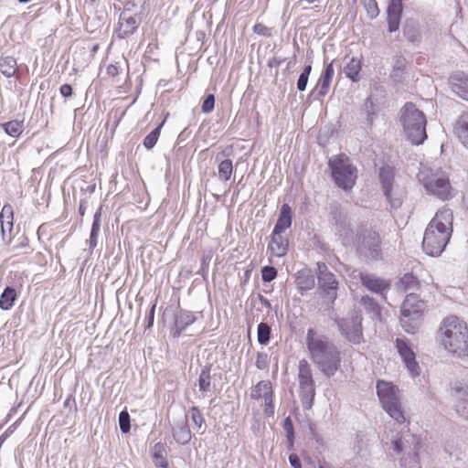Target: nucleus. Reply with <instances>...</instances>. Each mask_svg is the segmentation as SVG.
Instances as JSON below:
<instances>
[{
    "instance_id": "nucleus-43",
    "label": "nucleus",
    "mask_w": 468,
    "mask_h": 468,
    "mask_svg": "<svg viewBox=\"0 0 468 468\" xmlns=\"http://www.w3.org/2000/svg\"><path fill=\"white\" fill-rule=\"evenodd\" d=\"M400 285L405 291L415 289L419 285V281L412 273H405L399 280Z\"/></svg>"
},
{
    "instance_id": "nucleus-22",
    "label": "nucleus",
    "mask_w": 468,
    "mask_h": 468,
    "mask_svg": "<svg viewBox=\"0 0 468 468\" xmlns=\"http://www.w3.org/2000/svg\"><path fill=\"white\" fill-rule=\"evenodd\" d=\"M289 250V239L282 233H276L272 230L271 241L268 245V250L271 255L282 258L285 256Z\"/></svg>"
},
{
    "instance_id": "nucleus-21",
    "label": "nucleus",
    "mask_w": 468,
    "mask_h": 468,
    "mask_svg": "<svg viewBox=\"0 0 468 468\" xmlns=\"http://www.w3.org/2000/svg\"><path fill=\"white\" fill-rule=\"evenodd\" d=\"M14 212L11 205H5L0 212V226L2 239L5 243L10 241V235L14 227Z\"/></svg>"
},
{
    "instance_id": "nucleus-39",
    "label": "nucleus",
    "mask_w": 468,
    "mask_h": 468,
    "mask_svg": "<svg viewBox=\"0 0 468 468\" xmlns=\"http://www.w3.org/2000/svg\"><path fill=\"white\" fill-rule=\"evenodd\" d=\"M272 388L271 383L269 381L261 380L257 383V385L252 388L250 392V397L252 399H260L263 398V394L268 392H271Z\"/></svg>"
},
{
    "instance_id": "nucleus-54",
    "label": "nucleus",
    "mask_w": 468,
    "mask_h": 468,
    "mask_svg": "<svg viewBox=\"0 0 468 468\" xmlns=\"http://www.w3.org/2000/svg\"><path fill=\"white\" fill-rule=\"evenodd\" d=\"M289 463L292 468H302L301 460L299 456L295 453L290 454Z\"/></svg>"
},
{
    "instance_id": "nucleus-29",
    "label": "nucleus",
    "mask_w": 468,
    "mask_h": 468,
    "mask_svg": "<svg viewBox=\"0 0 468 468\" xmlns=\"http://www.w3.org/2000/svg\"><path fill=\"white\" fill-rule=\"evenodd\" d=\"M394 168L389 165H383L379 169V181L381 184V187L383 189V193L388 194L390 189L393 187L394 183Z\"/></svg>"
},
{
    "instance_id": "nucleus-30",
    "label": "nucleus",
    "mask_w": 468,
    "mask_h": 468,
    "mask_svg": "<svg viewBox=\"0 0 468 468\" xmlns=\"http://www.w3.org/2000/svg\"><path fill=\"white\" fill-rule=\"evenodd\" d=\"M362 69L361 59L357 58H351L348 63L344 68V73L346 78L353 82H357L360 80V71Z\"/></svg>"
},
{
    "instance_id": "nucleus-7",
    "label": "nucleus",
    "mask_w": 468,
    "mask_h": 468,
    "mask_svg": "<svg viewBox=\"0 0 468 468\" xmlns=\"http://www.w3.org/2000/svg\"><path fill=\"white\" fill-rule=\"evenodd\" d=\"M332 176L337 186L344 190L351 189L356 180V168L345 155H337L329 160Z\"/></svg>"
},
{
    "instance_id": "nucleus-50",
    "label": "nucleus",
    "mask_w": 468,
    "mask_h": 468,
    "mask_svg": "<svg viewBox=\"0 0 468 468\" xmlns=\"http://www.w3.org/2000/svg\"><path fill=\"white\" fill-rule=\"evenodd\" d=\"M365 109L367 112V122L369 125L373 124L375 112V105L371 98H367L365 101Z\"/></svg>"
},
{
    "instance_id": "nucleus-5",
    "label": "nucleus",
    "mask_w": 468,
    "mask_h": 468,
    "mask_svg": "<svg viewBox=\"0 0 468 468\" xmlns=\"http://www.w3.org/2000/svg\"><path fill=\"white\" fill-rule=\"evenodd\" d=\"M426 308L425 302L416 293H409L400 308V324L403 329L413 334L418 327Z\"/></svg>"
},
{
    "instance_id": "nucleus-51",
    "label": "nucleus",
    "mask_w": 468,
    "mask_h": 468,
    "mask_svg": "<svg viewBox=\"0 0 468 468\" xmlns=\"http://www.w3.org/2000/svg\"><path fill=\"white\" fill-rule=\"evenodd\" d=\"M215 107V96L213 94H208L202 103V112L204 113H209L214 110Z\"/></svg>"
},
{
    "instance_id": "nucleus-34",
    "label": "nucleus",
    "mask_w": 468,
    "mask_h": 468,
    "mask_svg": "<svg viewBox=\"0 0 468 468\" xmlns=\"http://www.w3.org/2000/svg\"><path fill=\"white\" fill-rule=\"evenodd\" d=\"M17 71V62L14 57L0 58V72L6 78L15 76Z\"/></svg>"
},
{
    "instance_id": "nucleus-18",
    "label": "nucleus",
    "mask_w": 468,
    "mask_h": 468,
    "mask_svg": "<svg viewBox=\"0 0 468 468\" xmlns=\"http://www.w3.org/2000/svg\"><path fill=\"white\" fill-rule=\"evenodd\" d=\"M360 281L363 286L374 293L385 296V293L388 291L390 283L371 273H360Z\"/></svg>"
},
{
    "instance_id": "nucleus-49",
    "label": "nucleus",
    "mask_w": 468,
    "mask_h": 468,
    "mask_svg": "<svg viewBox=\"0 0 468 468\" xmlns=\"http://www.w3.org/2000/svg\"><path fill=\"white\" fill-rule=\"evenodd\" d=\"M364 6L367 16L372 19L378 16L379 10L376 0H364Z\"/></svg>"
},
{
    "instance_id": "nucleus-4",
    "label": "nucleus",
    "mask_w": 468,
    "mask_h": 468,
    "mask_svg": "<svg viewBox=\"0 0 468 468\" xmlns=\"http://www.w3.org/2000/svg\"><path fill=\"white\" fill-rule=\"evenodd\" d=\"M400 122L407 139L420 145L427 139V120L424 113L412 102H407L400 110Z\"/></svg>"
},
{
    "instance_id": "nucleus-59",
    "label": "nucleus",
    "mask_w": 468,
    "mask_h": 468,
    "mask_svg": "<svg viewBox=\"0 0 468 468\" xmlns=\"http://www.w3.org/2000/svg\"><path fill=\"white\" fill-rule=\"evenodd\" d=\"M266 30H267V27L264 25H262V24H256L253 27V32L258 34V35L264 36Z\"/></svg>"
},
{
    "instance_id": "nucleus-11",
    "label": "nucleus",
    "mask_w": 468,
    "mask_h": 468,
    "mask_svg": "<svg viewBox=\"0 0 468 468\" xmlns=\"http://www.w3.org/2000/svg\"><path fill=\"white\" fill-rule=\"evenodd\" d=\"M316 266L318 287L324 296L330 300L331 303H334L337 298L339 282L335 275L329 270L326 263L318 261Z\"/></svg>"
},
{
    "instance_id": "nucleus-64",
    "label": "nucleus",
    "mask_w": 468,
    "mask_h": 468,
    "mask_svg": "<svg viewBox=\"0 0 468 468\" xmlns=\"http://www.w3.org/2000/svg\"><path fill=\"white\" fill-rule=\"evenodd\" d=\"M312 72V65L311 64H308V65H305L303 71L301 72V74L303 75H306L307 77H310V74Z\"/></svg>"
},
{
    "instance_id": "nucleus-6",
    "label": "nucleus",
    "mask_w": 468,
    "mask_h": 468,
    "mask_svg": "<svg viewBox=\"0 0 468 468\" xmlns=\"http://www.w3.org/2000/svg\"><path fill=\"white\" fill-rule=\"evenodd\" d=\"M377 394L384 410L398 423H404L406 418L397 395L398 388L390 382L378 380Z\"/></svg>"
},
{
    "instance_id": "nucleus-35",
    "label": "nucleus",
    "mask_w": 468,
    "mask_h": 468,
    "mask_svg": "<svg viewBox=\"0 0 468 468\" xmlns=\"http://www.w3.org/2000/svg\"><path fill=\"white\" fill-rule=\"evenodd\" d=\"M1 128L4 132L13 137L17 138L24 130V122L23 121L12 120L0 124Z\"/></svg>"
},
{
    "instance_id": "nucleus-3",
    "label": "nucleus",
    "mask_w": 468,
    "mask_h": 468,
    "mask_svg": "<svg viewBox=\"0 0 468 468\" xmlns=\"http://www.w3.org/2000/svg\"><path fill=\"white\" fill-rule=\"evenodd\" d=\"M439 334L446 350L459 357H468V328L459 317L451 315L444 318Z\"/></svg>"
},
{
    "instance_id": "nucleus-60",
    "label": "nucleus",
    "mask_w": 468,
    "mask_h": 468,
    "mask_svg": "<svg viewBox=\"0 0 468 468\" xmlns=\"http://www.w3.org/2000/svg\"><path fill=\"white\" fill-rule=\"evenodd\" d=\"M90 250H93L98 244V236L90 235L89 239L87 240Z\"/></svg>"
},
{
    "instance_id": "nucleus-48",
    "label": "nucleus",
    "mask_w": 468,
    "mask_h": 468,
    "mask_svg": "<svg viewBox=\"0 0 468 468\" xmlns=\"http://www.w3.org/2000/svg\"><path fill=\"white\" fill-rule=\"evenodd\" d=\"M278 271L273 266H264L261 268V279L265 282H270L276 279Z\"/></svg>"
},
{
    "instance_id": "nucleus-28",
    "label": "nucleus",
    "mask_w": 468,
    "mask_h": 468,
    "mask_svg": "<svg viewBox=\"0 0 468 468\" xmlns=\"http://www.w3.org/2000/svg\"><path fill=\"white\" fill-rule=\"evenodd\" d=\"M410 438L412 440L413 449L412 453H409L407 457H403L401 459V467L402 468H420V461H419V450L420 449V441L413 436L410 435Z\"/></svg>"
},
{
    "instance_id": "nucleus-62",
    "label": "nucleus",
    "mask_w": 468,
    "mask_h": 468,
    "mask_svg": "<svg viewBox=\"0 0 468 468\" xmlns=\"http://www.w3.org/2000/svg\"><path fill=\"white\" fill-rule=\"evenodd\" d=\"M404 35L406 36V37L409 40H410V41H414L415 40V37H416L415 31H411V30L408 29V27H405L404 28Z\"/></svg>"
},
{
    "instance_id": "nucleus-2",
    "label": "nucleus",
    "mask_w": 468,
    "mask_h": 468,
    "mask_svg": "<svg viewBox=\"0 0 468 468\" xmlns=\"http://www.w3.org/2000/svg\"><path fill=\"white\" fill-rule=\"evenodd\" d=\"M452 212L449 208L439 210L428 224L422 240L423 251L438 257L445 250L452 234Z\"/></svg>"
},
{
    "instance_id": "nucleus-23",
    "label": "nucleus",
    "mask_w": 468,
    "mask_h": 468,
    "mask_svg": "<svg viewBox=\"0 0 468 468\" xmlns=\"http://www.w3.org/2000/svg\"><path fill=\"white\" fill-rule=\"evenodd\" d=\"M295 284L298 292L303 295L315 285L314 275L310 269L304 268L295 273Z\"/></svg>"
},
{
    "instance_id": "nucleus-10",
    "label": "nucleus",
    "mask_w": 468,
    "mask_h": 468,
    "mask_svg": "<svg viewBox=\"0 0 468 468\" xmlns=\"http://www.w3.org/2000/svg\"><path fill=\"white\" fill-rule=\"evenodd\" d=\"M381 240L379 234L372 229H365L359 236L357 250L368 260L381 257Z\"/></svg>"
},
{
    "instance_id": "nucleus-40",
    "label": "nucleus",
    "mask_w": 468,
    "mask_h": 468,
    "mask_svg": "<svg viewBox=\"0 0 468 468\" xmlns=\"http://www.w3.org/2000/svg\"><path fill=\"white\" fill-rule=\"evenodd\" d=\"M163 124H164V122H162L158 126H156L152 132H150L144 137L143 144L146 149L150 150V149L154 148V146L156 144V143L159 139V136H160V133H161Z\"/></svg>"
},
{
    "instance_id": "nucleus-56",
    "label": "nucleus",
    "mask_w": 468,
    "mask_h": 468,
    "mask_svg": "<svg viewBox=\"0 0 468 468\" xmlns=\"http://www.w3.org/2000/svg\"><path fill=\"white\" fill-rule=\"evenodd\" d=\"M154 312H155V304H153L147 316H146V322H147L146 328H150L151 326H153L154 321Z\"/></svg>"
},
{
    "instance_id": "nucleus-27",
    "label": "nucleus",
    "mask_w": 468,
    "mask_h": 468,
    "mask_svg": "<svg viewBox=\"0 0 468 468\" xmlns=\"http://www.w3.org/2000/svg\"><path fill=\"white\" fill-rule=\"evenodd\" d=\"M454 133L461 144L468 149V111L462 113L454 124Z\"/></svg>"
},
{
    "instance_id": "nucleus-15",
    "label": "nucleus",
    "mask_w": 468,
    "mask_h": 468,
    "mask_svg": "<svg viewBox=\"0 0 468 468\" xmlns=\"http://www.w3.org/2000/svg\"><path fill=\"white\" fill-rule=\"evenodd\" d=\"M334 74V60H332L324 66L316 85L308 94V100L320 101L323 99L329 91Z\"/></svg>"
},
{
    "instance_id": "nucleus-17",
    "label": "nucleus",
    "mask_w": 468,
    "mask_h": 468,
    "mask_svg": "<svg viewBox=\"0 0 468 468\" xmlns=\"http://www.w3.org/2000/svg\"><path fill=\"white\" fill-rule=\"evenodd\" d=\"M452 390L456 399V413L461 418L468 420V386L461 382H456Z\"/></svg>"
},
{
    "instance_id": "nucleus-24",
    "label": "nucleus",
    "mask_w": 468,
    "mask_h": 468,
    "mask_svg": "<svg viewBox=\"0 0 468 468\" xmlns=\"http://www.w3.org/2000/svg\"><path fill=\"white\" fill-rule=\"evenodd\" d=\"M450 83L452 91L460 98L468 101V75L457 72L451 76Z\"/></svg>"
},
{
    "instance_id": "nucleus-58",
    "label": "nucleus",
    "mask_w": 468,
    "mask_h": 468,
    "mask_svg": "<svg viewBox=\"0 0 468 468\" xmlns=\"http://www.w3.org/2000/svg\"><path fill=\"white\" fill-rule=\"evenodd\" d=\"M59 91L63 97H70L72 95V87L69 84H63L60 86Z\"/></svg>"
},
{
    "instance_id": "nucleus-19",
    "label": "nucleus",
    "mask_w": 468,
    "mask_h": 468,
    "mask_svg": "<svg viewBox=\"0 0 468 468\" xmlns=\"http://www.w3.org/2000/svg\"><path fill=\"white\" fill-rule=\"evenodd\" d=\"M175 326L171 330V335L174 338H178L187 326L191 325L197 321V316L191 311L180 309L175 314Z\"/></svg>"
},
{
    "instance_id": "nucleus-42",
    "label": "nucleus",
    "mask_w": 468,
    "mask_h": 468,
    "mask_svg": "<svg viewBox=\"0 0 468 468\" xmlns=\"http://www.w3.org/2000/svg\"><path fill=\"white\" fill-rule=\"evenodd\" d=\"M384 196L388 199L391 208L398 209L402 206L403 194L399 191H394L393 187L390 189L388 194L384 193Z\"/></svg>"
},
{
    "instance_id": "nucleus-52",
    "label": "nucleus",
    "mask_w": 468,
    "mask_h": 468,
    "mask_svg": "<svg viewBox=\"0 0 468 468\" xmlns=\"http://www.w3.org/2000/svg\"><path fill=\"white\" fill-rule=\"evenodd\" d=\"M256 367L258 369H266L269 366V356L266 353L259 352L256 358Z\"/></svg>"
},
{
    "instance_id": "nucleus-14",
    "label": "nucleus",
    "mask_w": 468,
    "mask_h": 468,
    "mask_svg": "<svg viewBox=\"0 0 468 468\" xmlns=\"http://www.w3.org/2000/svg\"><path fill=\"white\" fill-rule=\"evenodd\" d=\"M395 346L410 376L413 378L419 377L420 374V366L416 361L415 353L410 347L409 340L398 337L395 340Z\"/></svg>"
},
{
    "instance_id": "nucleus-32",
    "label": "nucleus",
    "mask_w": 468,
    "mask_h": 468,
    "mask_svg": "<svg viewBox=\"0 0 468 468\" xmlns=\"http://www.w3.org/2000/svg\"><path fill=\"white\" fill-rule=\"evenodd\" d=\"M17 299V293L15 288L6 286L0 295V309L8 311L12 309Z\"/></svg>"
},
{
    "instance_id": "nucleus-46",
    "label": "nucleus",
    "mask_w": 468,
    "mask_h": 468,
    "mask_svg": "<svg viewBox=\"0 0 468 468\" xmlns=\"http://www.w3.org/2000/svg\"><path fill=\"white\" fill-rule=\"evenodd\" d=\"M119 426L122 433H128L131 430L130 415L125 410L121 411L119 414Z\"/></svg>"
},
{
    "instance_id": "nucleus-36",
    "label": "nucleus",
    "mask_w": 468,
    "mask_h": 468,
    "mask_svg": "<svg viewBox=\"0 0 468 468\" xmlns=\"http://www.w3.org/2000/svg\"><path fill=\"white\" fill-rule=\"evenodd\" d=\"M197 385H198L199 391H201L203 394H206L207 392L210 391V389H211L210 367L206 366L201 369V372H200L198 379H197Z\"/></svg>"
},
{
    "instance_id": "nucleus-61",
    "label": "nucleus",
    "mask_w": 468,
    "mask_h": 468,
    "mask_svg": "<svg viewBox=\"0 0 468 468\" xmlns=\"http://www.w3.org/2000/svg\"><path fill=\"white\" fill-rule=\"evenodd\" d=\"M88 202L85 199H81L79 206V213L82 217L84 216L87 209Z\"/></svg>"
},
{
    "instance_id": "nucleus-12",
    "label": "nucleus",
    "mask_w": 468,
    "mask_h": 468,
    "mask_svg": "<svg viewBox=\"0 0 468 468\" xmlns=\"http://www.w3.org/2000/svg\"><path fill=\"white\" fill-rule=\"evenodd\" d=\"M342 335L352 344L358 345L363 341L362 317L357 314L340 319L337 322Z\"/></svg>"
},
{
    "instance_id": "nucleus-25",
    "label": "nucleus",
    "mask_w": 468,
    "mask_h": 468,
    "mask_svg": "<svg viewBox=\"0 0 468 468\" xmlns=\"http://www.w3.org/2000/svg\"><path fill=\"white\" fill-rule=\"evenodd\" d=\"M292 222V208L289 204H283L281 207L280 214L273 230L276 233H283L291 228Z\"/></svg>"
},
{
    "instance_id": "nucleus-8",
    "label": "nucleus",
    "mask_w": 468,
    "mask_h": 468,
    "mask_svg": "<svg viewBox=\"0 0 468 468\" xmlns=\"http://www.w3.org/2000/svg\"><path fill=\"white\" fill-rule=\"evenodd\" d=\"M299 396L304 410L313 407L315 397V385L310 364L306 359H301L298 365Z\"/></svg>"
},
{
    "instance_id": "nucleus-55",
    "label": "nucleus",
    "mask_w": 468,
    "mask_h": 468,
    "mask_svg": "<svg viewBox=\"0 0 468 468\" xmlns=\"http://www.w3.org/2000/svg\"><path fill=\"white\" fill-rule=\"evenodd\" d=\"M285 61V58H277V57H272V58H270L268 62H267V66L269 68H274V67H278L280 66L282 63H283Z\"/></svg>"
},
{
    "instance_id": "nucleus-1",
    "label": "nucleus",
    "mask_w": 468,
    "mask_h": 468,
    "mask_svg": "<svg viewBox=\"0 0 468 468\" xmlns=\"http://www.w3.org/2000/svg\"><path fill=\"white\" fill-rule=\"evenodd\" d=\"M305 345L309 356L318 369L327 378H331L341 367V352L326 335L319 334L314 328H308Z\"/></svg>"
},
{
    "instance_id": "nucleus-57",
    "label": "nucleus",
    "mask_w": 468,
    "mask_h": 468,
    "mask_svg": "<svg viewBox=\"0 0 468 468\" xmlns=\"http://www.w3.org/2000/svg\"><path fill=\"white\" fill-rule=\"evenodd\" d=\"M392 449L397 453H400L405 449L404 442H403L402 439H397V440L393 441H392Z\"/></svg>"
},
{
    "instance_id": "nucleus-63",
    "label": "nucleus",
    "mask_w": 468,
    "mask_h": 468,
    "mask_svg": "<svg viewBox=\"0 0 468 468\" xmlns=\"http://www.w3.org/2000/svg\"><path fill=\"white\" fill-rule=\"evenodd\" d=\"M259 300L260 302L264 305L266 306L267 308H271V302L265 298L264 296H262L261 294H259Z\"/></svg>"
},
{
    "instance_id": "nucleus-41",
    "label": "nucleus",
    "mask_w": 468,
    "mask_h": 468,
    "mask_svg": "<svg viewBox=\"0 0 468 468\" xmlns=\"http://www.w3.org/2000/svg\"><path fill=\"white\" fill-rule=\"evenodd\" d=\"M257 337L260 345H267L271 339V327L267 323H260L257 328Z\"/></svg>"
},
{
    "instance_id": "nucleus-44",
    "label": "nucleus",
    "mask_w": 468,
    "mask_h": 468,
    "mask_svg": "<svg viewBox=\"0 0 468 468\" xmlns=\"http://www.w3.org/2000/svg\"><path fill=\"white\" fill-rule=\"evenodd\" d=\"M191 420L196 426V428L199 431L202 428V425L205 423V419L203 414L200 412L199 409L196 406H193L189 410Z\"/></svg>"
},
{
    "instance_id": "nucleus-37",
    "label": "nucleus",
    "mask_w": 468,
    "mask_h": 468,
    "mask_svg": "<svg viewBox=\"0 0 468 468\" xmlns=\"http://www.w3.org/2000/svg\"><path fill=\"white\" fill-rule=\"evenodd\" d=\"M233 164L230 159L222 160L218 165V176L221 181L227 182L231 178Z\"/></svg>"
},
{
    "instance_id": "nucleus-53",
    "label": "nucleus",
    "mask_w": 468,
    "mask_h": 468,
    "mask_svg": "<svg viewBox=\"0 0 468 468\" xmlns=\"http://www.w3.org/2000/svg\"><path fill=\"white\" fill-rule=\"evenodd\" d=\"M308 80L309 77H307L306 75L300 74L296 83L297 90L299 91H304L306 90Z\"/></svg>"
},
{
    "instance_id": "nucleus-45",
    "label": "nucleus",
    "mask_w": 468,
    "mask_h": 468,
    "mask_svg": "<svg viewBox=\"0 0 468 468\" xmlns=\"http://www.w3.org/2000/svg\"><path fill=\"white\" fill-rule=\"evenodd\" d=\"M264 399V413L268 417L274 415V404H273V391L263 394Z\"/></svg>"
},
{
    "instance_id": "nucleus-16",
    "label": "nucleus",
    "mask_w": 468,
    "mask_h": 468,
    "mask_svg": "<svg viewBox=\"0 0 468 468\" xmlns=\"http://www.w3.org/2000/svg\"><path fill=\"white\" fill-rule=\"evenodd\" d=\"M423 186L429 194L441 200H448L452 197V187L447 176H432L425 180Z\"/></svg>"
},
{
    "instance_id": "nucleus-26",
    "label": "nucleus",
    "mask_w": 468,
    "mask_h": 468,
    "mask_svg": "<svg viewBox=\"0 0 468 468\" xmlns=\"http://www.w3.org/2000/svg\"><path fill=\"white\" fill-rule=\"evenodd\" d=\"M172 433L176 443L181 445L187 444L192 438L186 420L177 421L172 429Z\"/></svg>"
},
{
    "instance_id": "nucleus-9",
    "label": "nucleus",
    "mask_w": 468,
    "mask_h": 468,
    "mask_svg": "<svg viewBox=\"0 0 468 468\" xmlns=\"http://www.w3.org/2000/svg\"><path fill=\"white\" fill-rule=\"evenodd\" d=\"M329 220L335 229V235L342 240L343 245H350L354 241V232L346 212L337 203L329 207Z\"/></svg>"
},
{
    "instance_id": "nucleus-47",
    "label": "nucleus",
    "mask_w": 468,
    "mask_h": 468,
    "mask_svg": "<svg viewBox=\"0 0 468 468\" xmlns=\"http://www.w3.org/2000/svg\"><path fill=\"white\" fill-rule=\"evenodd\" d=\"M282 427L286 432L287 441L290 443V446L292 447L293 445L294 441V430L292 419L290 417L285 418Z\"/></svg>"
},
{
    "instance_id": "nucleus-33",
    "label": "nucleus",
    "mask_w": 468,
    "mask_h": 468,
    "mask_svg": "<svg viewBox=\"0 0 468 468\" xmlns=\"http://www.w3.org/2000/svg\"><path fill=\"white\" fill-rule=\"evenodd\" d=\"M407 67V59L403 56H396L394 64L390 73V78L395 82H402L404 80V72Z\"/></svg>"
},
{
    "instance_id": "nucleus-13",
    "label": "nucleus",
    "mask_w": 468,
    "mask_h": 468,
    "mask_svg": "<svg viewBox=\"0 0 468 468\" xmlns=\"http://www.w3.org/2000/svg\"><path fill=\"white\" fill-rule=\"evenodd\" d=\"M141 23V15L138 13L133 14L130 8L125 7L119 16L118 28L115 32L117 37L123 39L132 36L135 33Z\"/></svg>"
},
{
    "instance_id": "nucleus-38",
    "label": "nucleus",
    "mask_w": 468,
    "mask_h": 468,
    "mask_svg": "<svg viewBox=\"0 0 468 468\" xmlns=\"http://www.w3.org/2000/svg\"><path fill=\"white\" fill-rule=\"evenodd\" d=\"M361 304L365 309L373 314L374 317L379 318L381 315V308L374 298L366 295L361 298Z\"/></svg>"
},
{
    "instance_id": "nucleus-20",
    "label": "nucleus",
    "mask_w": 468,
    "mask_h": 468,
    "mask_svg": "<svg viewBox=\"0 0 468 468\" xmlns=\"http://www.w3.org/2000/svg\"><path fill=\"white\" fill-rule=\"evenodd\" d=\"M402 15V0H389L387 8L388 30L392 33L399 28Z\"/></svg>"
},
{
    "instance_id": "nucleus-31",
    "label": "nucleus",
    "mask_w": 468,
    "mask_h": 468,
    "mask_svg": "<svg viewBox=\"0 0 468 468\" xmlns=\"http://www.w3.org/2000/svg\"><path fill=\"white\" fill-rule=\"evenodd\" d=\"M152 458L157 468H168V462L165 458V445L156 442L152 448Z\"/></svg>"
}]
</instances>
